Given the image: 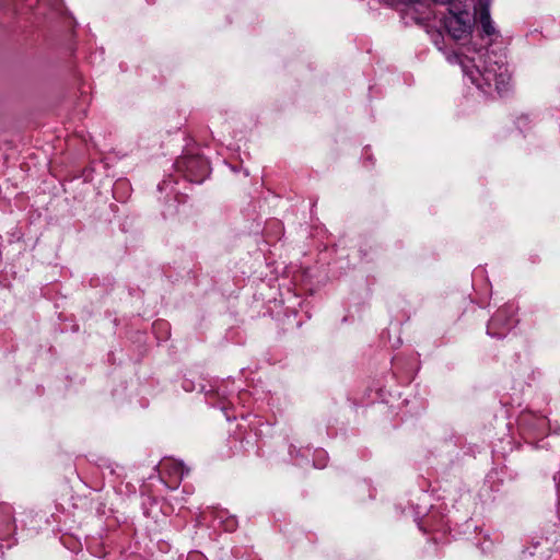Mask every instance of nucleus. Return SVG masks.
I'll use <instances>...</instances> for the list:
<instances>
[{"label": "nucleus", "mask_w": 560, "mask_h": 560, "mask_svg": "<svg viewBox=\"0 0 560 560\" xmlns=\"http://www.w3.org/2000/svg\"><path fill=\"white\" fill-rule=\"evenodd\" d=\"M446 59L450 63H459L463 72L468 75L471 82L480 90L486 91V88L494 86L500 93L509 84L510 75L506 67L502 61H492L490 56L485 60L482 69L477 65H474L472 69H469L455 52L447 54Z\"/></svg>", "instance_id": "f257e3e1"}, {"label": "nucleus", "mask_w": 560, "mask_h": 560, "mask_svg": "<svg viewBox=\"0 0 560 560\" xmlns=\"http://www.w3.org/2000/svg\"><path fill=\"white\" fill-rule=\"evenodd\" d=\"M474 25L471 14L466 10L458 8L448 9V14L444 16V27L454 39L467 37Z\"/></svg>", "instance_id": "f03ea898"}, {"label": "nucleus", "mask_w": 560, "mask_h": 560, "mask_svg": "<svg viewBox=\"0 0 560 560\" xmlns=\"http://www.w3.org/2000/svg\"><path fill=\"white\" fill-rule=\"evenodd\" d=\"M478 14L479 22L482 28V33L489 37H498L499 33L490 16V1L479 0L478 2Z\"/></svg>", "instance_id": "7ed1b4c3"}, {"label": "nucleus", "mask_w": 560, "mask_h": 560, "mask_svg": "<svg viewBox=\"0 0 560 560\" xmlns=\"http://www.w3.org/2000/svg\"><path fill=\"white\" fill-rule=\"evenodd\" d=\"M508 327L510 328L512 326L511 320L506 319V310L501 308L490 319L487 328L488 335L492 337H502L504 336V332H500L498 329L500 327Z\"/></svg>", "instance_id": "20e7f679"}, {"label": "nucleus", "mask_w": 560, "mask_h": 560, "mask_svg": "<svg viewBox=\"0 0 560 560\" xmlns=\"http://www.w3.org/2000/svg\"><path fill=\"white\" fill-rule=\"evenodd\" d=\"M186 166L187 168H191L194 166H199L201 168V173L198 177L195 178V180L197 182H201L202 178L206 176V174L208 173V163L202 160V159H198V158H188L186 160Z\"/></svg>", "instance_id": "39448f33"}, {"label": "nucleus", "mask_w": 560, "mask_h": 560, "mask_svg": "<svg viewBox=\"0 0 560 560\" xmlns=\"http://www.w3.org/2000/svg\"><path fill=\"white\" fill-rule=\"evenodd\" d=\"M431 37H432V40H433L434 45H435L440 50H442V47H441V45H440L441 40L443 39L442 34H441L440 32H434V33L432 34V36H431Z\"/></svg>", "instance_id": "423d86ee"}, {"label": "nucleus", "mask_w": 560, "mask_h": 560, "mask_svg": "<svg viewBox=\"0 0 560 560\" xmlns=\"http://www.w3.org/2000/svg\"><path fill=\"white\" fill-rule=\"evenodd\" d=\"M456 55L469 67V69H472V66L475 65L474 60H468L467 58H463L458 54H456Z\"/></svg>", "instance_id": "0eeeda50"}, {"label": "nucleus", "mask_w": 560, "mask_h": 560, "mask_svg": "<svg viewBox=\"0 0 560 560\" xmlns=\"http://www.w3.org/2000/svg\"><path fill=\"white\" fill-rule=\"evenodd\" d=\"M432 1L435 3L445 4V3H448L450 0H432Z\"/></svg>", "instance_id": "6e6552de"}]
</instances>
